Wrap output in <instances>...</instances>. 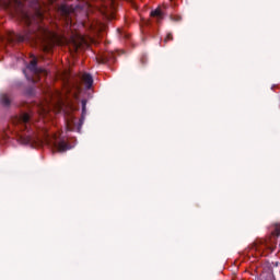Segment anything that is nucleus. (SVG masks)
Wrapping results in <instances>:
<instances>
[{
  "label": "nucleus",
  "instance_id": "nucleus-1",
  "mask_svg": "<svg viewBox=\"0 0 280 280\" xmlns=\"http://www.w3.org/2000/svg\"><path fill=\"white\" fill-rule=\"evenodd\" d=\"M19 10H21V18L26 25L27 30L24 34L10 33L7 37L8 43H34V45H40L47 54L51 51L54 47L52 33H50L45 25H43V13L37 10L35 15H30V13L23 11V2L21 0H14Z\"/></svg>",
  "mask_w": 280,
  "mask_h": 280
},
{
  "label": "nucleus",
  "instance_id": "nucleus-2",
  "mask_svg": "<svg viewBox=\"0 0 280 280\" xmlns=\"http://www.w3.org/2000/svg\"><path fill=\"white\" fill-rule=\"evenodd\" d=\"M13 124L19 126L20 130H26L27 132V135L20 137V141L23 145H49L57 150V152H67L68 150H71L69 142L62 137L58 138V136H49V133H45L43 138L38 137L34 132V118L32 117V114L22 113L13 119Z\"/></svg>",
  "mask_w": 280,
  "mask_h": 280
},
{
  "label": "nucleus",
  "instance_id": "nucleus-3",
  "mask_svg": "<svg viewBox=\"0 0 280 280\" xmlns=\"http://www.w3.org/2000/svg\"><path fill=\"white\" fill-rule=\"evenodd\" d=\"M82 84L86 90L91 89V86H93V77L86 72L77 74L72 73V98H74L78 104H81L82 110L79 120L73 116L71 117L72 132H81L84 119H86V104L89 101L86 98L80 100V95H82L83 92Z\"/></svg>",
  "mask_w": 280,
  "mask_h": 280
},
{
  "label": "nucleus",
  "instance_id": "nucleus-4",
  "mask_svg": "<svg viewBox=\"0 0 280 280\" xmlns=\"http://www.w3.org/2000/svg\"><path fill=\"white\" fill-rule=\"evenodd\" d=\"M66 108L62 94L58 91L47 90L44 101L38 105V113L40 117H47L51 110L54 113H65Z\"/></svg>",
  "mask_w": 280,
  "mask_h": 280
},
{
  "label": "nucleus",
  "instance_id": "nucleus-5",
  "mask_svg": "<svg viewBox=\"0 0 280 280\" xmlns=\"http://www.w3.org/2000/svg\"><path fill=\"white\" fill-rule=\"evenodd\" d=\"M280 236V224H276L273 231L271 232V236L268 240H261L255 245V249L260 255H268L266 250L269 253H275V248H277V240Z\"/></svg>",
  "mask_w": 280,
  "mask_h": 280
},
{
  "label": "nucleus",
  "instance_id": "nucleus-6",
  "mask_svg": "<svg viewBox=\"0 0 280 280\" xmlns=\"http://www.w3.org/2000/svg\"><path fill=\"white\" fill-rule=\"evenodd\" d=\"M93 9V5L86 1H81L79 4L75 5V8L72 7V23H73V16L77 21L81 22V25H84L86 23V19L89 20V14L91 13V10Z\"/></svg>",
  "mask_w": 280,
  "mask_h": 280
},
{
  "label": "nucleus",
  "instance_id": "nucleus-7",
  "mask_svg": "<svg viewBox=\"0 0 280 280\" xmlns=\"http://www.w3.org/2000/svg\"><path fill=\"white\" fill-rule=\"evenodd\" d=\"M71 45H72V54L75 51H82L89 47V39L84 37V35L80 32H71Z\"/></svg>",
  "mask_w": 280,
  "mask_h": 280
},
{
  "label": "nucleus",
  "instance_id": "nucleus-8",
  "mask_svg": "<svg viewBox=\"0 0 280 280\" xmlns=\"http://www.w3.org/2000/svg\"><path fill=\"white\" fill-rule=\"evenodd\" d=\"M27 69L28 71H31V73H33V75L36 77V79L27 77L25 70H23L24 75L26 77L28 82H33V84H36L38 82V74L43 73V69L38 68V60H36V58H33L30 65L27 66Z\"/></svg>",
  "mask_w": 280,
  "mask_h": 280
},
{
  "label": "nucleus",
  "instance_id": "nucleus-9",
  "mask_svg": "<svg viewBox=\"0 0 280 280\" xmlns=\"http://www.w3.org/2000/svg\"><path fill=\"white\" fill-rule=\"evenodd\" d=\"M96 60L98 65H107V62L113 63L116 60L115 52L106 51L101 55H97Z\"/></svg>",
  "mask_w": 280,
  "mask_h": 280
},
{
  "label": "nucleus",
  "instance_id": "nucleus-10",
  "mask_svg": "<svg viewBox=\"0 0 280 280\" xmlns=\"http://www.w3.org/2000/svg\"><path fill=\"white\" fill-rule=\"evenodd\" d=\"M59 12L65 19H69V16H71V8H69L67 4H61L59 7Z\"/></svg>",
  "mask_w": 280,
  "mask_h": 280
},
{
  "label": "nucleus",
  "instance_id": "nucleus-11",
  "mask_svg": "<svg viewBox=\"0 0 280 280\" xmlns=\"http://www.w3.org/2000/svg\"><path fill=\"white\" fill-rule=\"evenodd\" d=\"M150 15L153 16V19H156L158 23H161V21H163V11H161V9H155L151 11Z\"/></svg>",
  "mask_w": 280,
  "mask_h": 280
},
{
  "label": "nucleus",
  "instance_id": "nucleus-12",
  "mask_svg": "<svg viewBox=\"0 0 280 280\" xmlns=\"http://www.w3.org/2000/svg\"><path fill=\"white\" fill-rule=\"evenodd\" d=\"M110 7H108V4L103 3V7L98 8L101 14H103V16H110Z\"/></svg>",
  "mask_w": 280,
  "mask_h": 280
},
{
  "label": "nucleus",
  "instance_id": "nucleus-13",
  "mask_svg": "<svg viewBox=\"0 0 280 280\" xmlns=\"http://www.w3.org/2000/svg\"><path fill=\"white\" fill-rule=\"evenodd\" d=\"M1 104H2V106H10L11 101L7 94L1 95Z\"/></svg>",
  "mask_w": 280,
  "mask_h": 280
},
{
  "label": "nucleus",
  "instance_id": "nucleus-14",
  "mask_svg": "<svg viewBox=\"0 0 280 280\" xmlns=\"http://www.w3.org/2000/svg\"><path fill=\"white\" fill-rule=\"evenodd\" d=\"M168 40H174V35L172 33H168L164 39V43H167Z\"/></svg>",
  "mask_w": 280,
  "mask_h": 280
},
{
  "label": "nucleus",
  "instance_id": "nucleus-15",
  "mask_svg": "<svg viewBox=\"0 0 280 280\" xmlns=\"http://www.w3.org/2000/svg\"><path fill=\"white\" fill-rule=\"evenodd\" d=\"M71 110H78V106H75V104L72 102V105H71Z\"/></svg>",
  "mask_w": 280,
  "mask_h": 280
},
{
  "label": "nucleus",
  "instance_id": "nucleus-16",
  "mask_svg": "<svg viewBox=\"0 0 280 280\" xmlns=\"http://www.w3.org/2000/svg\"><path fill=\"white\" fill-rule=\"evenodd\" d=\"M180 16H175V18H172L173 21H180Z\"/></svg>",
  "mask_w": 280,
  "mask_h": 280
},
{
  "label": "nucleus",
  "instance_id": "nucleus-17",
  "mask_svg": "<svg viewBox=\"0 0 280 280\" xmlns=\"http://www.w3.org/2000/svg\"><path fill=\"white\" fill-rule=\"evenodd\" d=\"M267 280H275L272 276H269Z\"/></svg>",
  "mask_w": 280,
  "mask_h": 280
},
{
  "label": "nucleus",
  "instance_id": "nucleus-18",
  "mask_svg": "<svg viewBox=\"0 0 280 280\" xmlns=\"http://www.w3.org/2000/svg\"><path fill=\"white\" fill-rule=\"evenodd\" d=\"M125 38H130V35H128V34H125Z\"/></svg>",
  "mask_w": 280,
  "mask_h": 280
},
{
  "label": "nucleus",
  "instance_id": "nucleus-19",
  "mask_svg": "<svg viewBox=\"0 0 280 280\" xmlns=\"http://www.w3.org/2000/svg\"><path fill=\"white\" fill-rule=\"evenodd\" d=\"M108 4H109V5H113V0H110Z\"/></svg>",
  "mask_w": 280,
  "mask_h": 280
},
{
  "label": "nucleus",
  "instance_id": "nucleus-20",
  "mask_svg": "<svg viewBox=\"0 0 280 280\" xmlns=\"http://www.w3.org/2000/svg\"><path fill=\"white\" fill-rule=\"evenodd\" d=\"M71 65H72V67H73L75 63L72 61V63H71Z\"/></svg>",
  "mask_w": 280,
  "mask_h": 280
},
{
  "label": "nucleus",
  "instance_id": "nucleus-21",
  "mask_svg": "<svg viewBox=\"0 0 280 280\" xmlns=\"http://www.w3.org/2000/svg\"><path fill=\"white\" fill-rule=\"evenodd\" d=\"M72 60H73V55H72Z\"/></svg>",
  "mask_w": 280,
  "mask_h": 280
}]
</instances>
